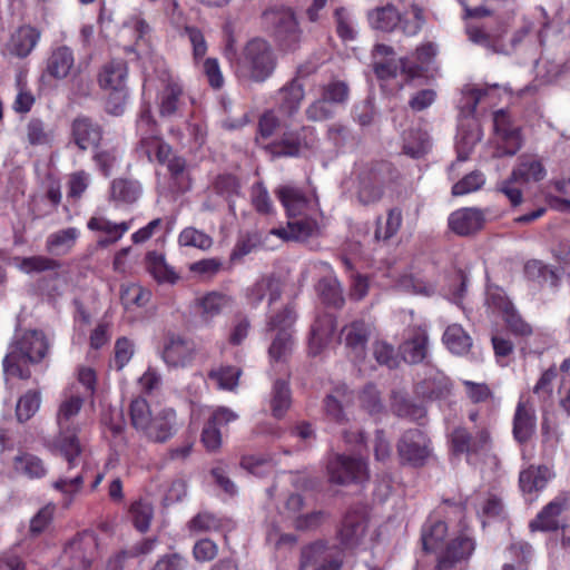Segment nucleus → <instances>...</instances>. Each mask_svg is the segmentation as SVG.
<instances>
[{"label":"nucleus","instance_id":"obj_1","mask_svg":"<svg viewBox=\"0 0 570 570\" xmlns=\"http://www.w3.org/2000/svg\"><path fill=\"white\" fill-rule=\"evenodd\" d=\"M83 404L79 395L67 397L59 406L57 413L58 434L48 443V449L53 454H59L68 463L67 472L81 463V471L76 475H61L52 483L53 489L66 495H75L80 491L85 481L87 464L82 460V446L78 438L79 428L71 422L78 415Z\"/></svg>","mask_w":570,"mask_h":570},{"label":"nucleus","instance_id":"obj_2","mask_svg":"<svg viewBox=\"0 0 570 570\" xmlns=\"http://www.w3.org/2000/svg\"><path fill=\"white\" fill-rule=\"evenodd\" d=\"M276 57L271 45L264 39H253L245 46L236 65L238 76L262 82L273 73Z\"/></svg>","mask_w":570,"mask_h":570},{"label":"nucleus","instance_id":"obj_3","mask_svg":"<svg viewBox=\"0 0 570 570\" xmlns=\"http://www.w3.org/2000/svg\"><path fill=\"white\" fill-rule=\"evenodd\" d=\"M98 556V541L92 532L75 535L65 547L60 558V570H91Z\"/></svg>","mask_w":570,"mask_h":570},{"label":"nucleus","instance_id":"obj_4","mask_svg":"<svg viewBox=\"0 0 570 570\" xmlns=\"http://www.w3.org/2000/svg\"><path fill=\"white\" fill-rule=\"evenodd\" d=\"M451 445L455 454H464L470 464H475L491 446L490 432L487 426H459L451 433Z\"/></svg>","mask_w":570,"mask_h":570},{"label":"nucleus","instance_id":"obj_5","mask_svg":"<svg viewBox=\"0 0 570 570\" xmlns=\"http://www.w3.org/2000/svg\"><path fill=\"white\" fill-rule=\"evenodd\" d=\"M264 26L282 42L294 43L301 37V29L294 11L283 6L271 7L264 11Z\"/></svg>","mask_w":570,"mask_h":570},{"label":"nucleus","instance_id":"obj_6","mask_svg":"<svg viewBox=\"0 0 570 570\" xmlns=\"http://www.w3.org/2000/svg\"><path fill=\"white\" fill-rule=\"evenodd\" d=\"M275 195L288 217L311 216L320 212L317 196L315 194L308 196L295 185H281L275 189Z\"/></svg>","mask_w":570,"mask_h":570},{"label":"nucleus","instance_id":"obj_7","mask_svg":"<svg viewBox=\"0 0 570 570\" xmlns=\"http://www.w3.org/2000/svg\"><path fill=\"white\" fill-rule=\"evenodd\" d=\"M137 131L140 135L141 148L148 159L153 160V155H155L159 163H167L173 156L171 147L156 135L155 121L148 108L141 111L137 120Z\"/></svg>","mask_w":570,"mask_h":570},{"label":"nucleus","instance_id":"obj_8","mask_svg":"<svg viewBox=\"0 0 570 570\" xmlns=\"http://www.w3.org/2000/svg\"><path fill=\"white\" fill-rule=\"evenodd\" d=\"M493 125L499 139L495 156H514L522 147L520 127L513 124L510 115L503 109L494 112Z\"/></svg>","mask_w":570,"mask_h":570},{"label":"nucleus","instance_id":"obj_9","mask_svg":"<svg viewBox=\"0 0 570 570\" xmlns=\"http://www.w3.org/2000/svg\"><path fill=\"white\" fill-rule=\"evenodd\" d=\"M52 337L42 331L17 332L6 356H46L51 352Z\"/></svg>","mask_w":570,"mask_h":570},{"label":"nucleus","instance_id":"obj_10","mask_svg":"<svg viewBox=\"0 0 570 570\" xmlns=\"http://www.w3.org/2000/svg\"><path fill=\"white\" fill-rule=\"evenodd\" d=\"M397 453L404 463L423 465L430 455L426 435L419 429L406 431L399 441Z\"/></svg>","mask_w":570,"mask_h":570},{"label":"nucleus","instance_id":"obj_11","mask_svg":"<svg viewBox=\"0 0 570 570\" xmlns=\"http://www.w3.org/2000/svg\"><path fill=\"white\" fill-rule=\"evenodd\" d=\"M238 415L228 407L219 406L206 421L200 442L208 452H216L222 446V431L224 425L237 420Z\"/></svg>","mask_w":570,"mask_h":570},{"label":"nucleus","instance_id":"obj_12","mask_svg":"<svg viewBox=\"0 0 570 570\" xmlns=\"http://www.w3.org/2000/svg\"><path fill=\"white\" fill-rule=\"evenodd\" d=\"M91 232L99 233L101 236L97 240L99 247H108L122 238L131 228V220L116 223L101 214H96L87 223Z\"/></svg>","mask_w":570,"mask_h":570},{"label":"nucleus","instance_id":"obj_13","mask_svg":"<svg viewBox=\"0 0 570 570\" xmlns=\"http://www.w3.org/2000/svg\"><path fill=\"white\" fill-rule=\"evenodd\" d=\"M475 543L469 533L462 532L446 543L438 557V570H448L455 563L466 560L474 551Z\"/></svg>","mask_w":570,"mask_h":570},{"label":"nucleus","instance_id":"obj_14","mask_svg":"<svg viewBox=\"0 0 570 570\" xmlns=\"http://www.w3.org/2000/svg\"><path fill=\"white\" fill-rule=\"evenodd\" d=\"M177 432V415L174 409L160 410L148 424L142 436L155 443H165Z\"/></svg>","mask_w":570,"mask_h":570},{"label":"nucleus","instance_id":"obj_15","mask_svg":"<svg viewBox=\"0 0 570 570\" xmlns=\"http://www.w3.org/2000/svg\"><path fill=\"white\" fill-rule=\"evenodd\" d=\"M354 392L345 385L335 387L333 393L324 400V412L326 416L337 424H345L348 421V409L354 404Z\"/></svg>","mask_w":570,"mask_h":570},{"label":"nucleus","instance_id":"obj_16","mask_svg":"<svg viewBox=\"0 0 570 570\" xmlns=\"http://www.w3.org/2000/svg\"><path fill=\"white\" fill-rule=\"evenodd\" d=\"M312 216L313 215L305 216L302 219L289 220L286 227L273 228L269 234L285 242H305L318 233V224Z\"/></svg>","mask_w":570,"mask_h":570},{"label":"nucleus","instance_id":"obj_17","mask_svg":"<svg viewBox=\"0 0 570 570\" xmlns=\"http://www.w3.org/2000/svg\"><path fill=\"white\" fill-rule=\"evenodd\" d=\"M327 474L332 483L347 485L356 478V459L353 454H333L327 462Z\"/></svg>","mask_w":570,"mask_h":570},{"label":"nucleus","instance_id":"obj_18","mask_svg":"<svg viewBox=\"0 0 570 570\" xmlns=\"http://www.w3.org/2000/svg\"><path fill=\"white\" fill-rule=\"evenodd\" d=\"M484 215L476 208H462L449 217V227L460 236H468L480 230L484 225Z\"/></svg>","mask_w":570,"mask_h":570},{"label":"nucleus","instance_id":"obj_19","mask_svg":"<svg viewBox=\"0 0 570 570\" xmlns=\"http://www.w3.org/2000/svg\"><path fill=\"white\" fill-rule=\"evenodd\" d=\"M75 67V56L67 46L57 47L49 55L43 77H50L56 80L66 79Z\"/></svg>","mask_w":570,"mask_h":570},{"label":"nucleus","instance_id":"obj_20","mask_svg":"<svg viewBox=\"0 0 570 570\" xmlns=\"http://www.w3.org/2000/svg\"><path fill=\"white\" fill-rule=\"evenodd\" d=\"M537 429L535 411L531 404L520 400L513 417V436L519 443L528 442Z\"/></svg>","mask_w":570,"mask_h":570},{"label":"nucleus","instance_id":"obj_21","mask_svg":"<svg viewBox=\"0 0 570 570\" xmlns=\"http://www.w3.org/2000/svg\"><path fill=\"white\" fill-rule=\"evenodd\" d=\"M334 331L335 322L332 315L324 314L316 318L308 341V347L314 356L327 351L326 348L332 342Z\"/></svg>","mask_w":570,"mask_h":570},{"label":"nucleus","instance_id":"obj_22","mask_svg":"<svg viewBox=\"0 0 570 570\" xmlns=\"http://www.w3.org/2000/svg\"><path fill=\"white\" fill-rule=\"evenodd\" d=\"M39 40L40 32L36 28L22 26L11 35L7 50L18 58H26L36 48Z\"/></svg>","mask_w":570,"mask_h":570},{"label":"nucleus","instance_id":"obj_23","mask_svg":"<svg viewBox=\"0 0 570 570\" xmlns=\"http://www.w3.org/2000/svg\"><path fill=\"white\" fill-rule=\"evenodd\" d=\"M490 299L493 306L502 312L503 320L510 332L518 336H529L532 333L530 324L520 316L507 297L501 295H491Z\"/></svg>","mask_w":570,"mask_h":570},{"label":"nucleus","instance_id":"obj_24","mask_svg":"<svg viewBox=\"0 0 570 570\" xmlns=\"http://www.w3.org/2000/svg\"><path fill=\"white\" fill-rule=\"evenodd\" d=\"M71 135L78 148L87 150L98 145L101 139V129L89 118L78 117L72 122Z\"/></svg>","mask_w":570,"mask_h":570},{"label":"nucleus","instance_id":"obj_25","mask_svg":"<svg viewBox=\"0 0 570 570\" xmlns=\"http://www.w3.org/2000/svg\"><path fill=\"white\" fill-rule=\"evenodd\" d=\"M567 507L564 497H557L549 502L533 519L529 527L532 531H552L559 527V515Z\"/></svg>","mask_w":570,"mask_h":570},{"label":"nucleus","instance_id":"obj_26","mask_svg":"<svg viewBox=\"0 0 570 570\" xmlns=\"http://www.w3.org/2000/svg\"><path fill=\"white\" fill-rule=\"evenodd\" d=\"M547 170L541 160L533 156L522 155L511 176L518 184L538 183L544 179Z\"/></svg>","mask_w":570,"mask_h":570},{"label":"nucleus","instance_id":"obj_27","mask_svg":"<svg viewBox=\"0 0 570 570\" xmlns=\"http://www.w3.org/2000/svg\"><path fill=\"white\" fill-rule=\"evenodd\" d=\"M127 65L124 60H112L106 63L99 73V85L108 91L127 90Z\"/></svg>","mask_w":570,"mask_h":570},{"label":"nucleus","instance_id":"obj_28","mask_svg":"<svg viewBox=\"0 0 570 570\" xmlns=\"http://www.w3.org/2000/svg\"><path fill=\"white\" fill-rule=\"evenodd\" d=\"M304 96V86L297 79L291 80L277 92L279 110L287 116H293L298 111Z\"/></svg>","mask_w":570,"mask_h":570},{"label":"nucleus","instance_id":"obj_29","mask_svg":"<svg viewBox=\"0 0 570 570\" xmlns=\"http://www.w3.org/2000/svg\"><path fill=\"white\" fill-rule=\"evenodd\" d=\"M523 274L528 281L541 286L548 284L550 287L557 288L560 285L558 271L540 259H529L525 262Z\"/></svg>","mask_w":570,"mask_h":570},{"label":"nucleus","instance_id":"obj_30","mask_svg":"<svg viewBox=\"0 0 570 570\" xmlns=\"http://www.w3.org/2000/svg\"><path fill=\"white\" fill-rule=\"evenodd\" d=\"M553 478V472L546 465H531L520 472L519 484L524 493L541 491Z\"/></svg>","mask_w":570,"mask_h":570},{"label":"nucleus","instance_id":"obj_31","mask_svg":"<svg viewBox=\"0 0 570 570\" xmlns=\"http://www.w3.org/2000/svg\"><path fill=\"white\" fill-rule=\"evenodd\" d=\"M142 189L138 181L131 179H115L110 185L109 198L118 206L131 205L141 196Z\"/></svg>","mask_w":570,"mask_h":570},{"label":"nucleus","instance_id":"obj_32","mask_svg":"<svg viewBox=\"0 0 570 570\" xmlns=\"http://www.w3.org/2000/svg\"><path fill=\"white\" fill-rule=\"evenodd\" d=\"M12 468L16 473L29 479L43 478L48 472L43 460L29 452H19L12 460Z\"/></svg>","mask_w":570,"mask_h":570},{"label":"nucleus","instance_id":"obj_33","mask_svg":"<svg viewBox=\"0 0 570 570\" xmlns=\"http://www.w3.org/2000/svg\"><path fill=\"white\" fill-rule=\"evenodd\" d=\"M279 296L281 283L274 276L262 277L247 289V298L253 305L259 304L265 297H268V302L273 303Z\"/></svg>","mask_w":570,"mask_h":570},{"label":"nucleus","instance_id":"obj_34","mask_svg":"<svg viewBox=\"0 0 570 570\" xmlns=\"http://www.w3.org/2000/svg\"><path fill=\"white\" fill-rule=\"evenodd\" d=\"M367 19L373 29L391 32L401 22V13L393 4H386L370 11Z\"/></svg>","mask_w":570,"mask_h":570},{"label":"nucleus","instance_id":"obj_35","mask_svg":"<svg viewBox=\"0 0 570 570\" xmlns=\"http://www.w3.org/2000/svg\"><path fill=\"white\" fill-rule=\"evenodd\" d=\"M448 532V527L443 521L426 522L422 529V546L425 551L440 552L444 550V538Z\"/></svg>","mask_w":570,"mask_h":570},{"label":"nucleus","instance_id":"obj_36","mask_svg":"<svg viewBox=\"0 0 570 570\" xmlns=\"http://www.w3.org/2000/svg\"><path fill=\"white\" fill-rule=\"evenodd\" d=\"M232 298L222 293L212 292L198 299V306L200 308V318L205 323H210L216 316H218L224 309L229 307Z\"/></svg>","mask_w":570,"mask_h":570},{"label":"nucleus","instance_id":"obj_37","mask_svg":"<svg viewBox=\"0 0 570 570\" xmlns=\"http://www.w3.org/2000/svg\"><path fill=\"white\" fill-rule=\"evenodd\" d=\"M442 341L448 350L456 355L466 354L472 346L470 335L459 324L449 325L443 333Z\"/></svg>","mask_w":570,"mask_h":570},{"label":"nucleus","instance_id":"obj_38","mask_svg":"<svg viewBox=\"0 0 570 570\" xmlns=\"http://www.w3.org/2000/svg\"><path fill=\"white\" fill-rule=\"evenodd\" d=\"M157 352L164 356H186L195 353V343L179 334L167 333L161 338Z\"/></svg>","mask_w":570,"mask_h":570},{"label":"nucleus","instance_id":"obj_39","mask_svg":"<svg viewBox=\"0 0 570 570\" xmlns=\"http://www.w3.org/2000/svg\"><path fill=\"white\" fill-rule=\"evenodd\" d=\"M78 237L79 229L76 227L58 230L48 236L46 248L53 255H65L73 247Z\"/></svg>","mask_w":570,"mask_h":570},{"label":"nucleus","instance_id":"obj_40","mask_svg":"<svg viewBox=\"0 0 570 570\" xmlns=\"http://www.w3.org/2000/svg\"><path fill=\"white\" fill-rule=\"evenodd\" d=\"M389 164L380 163L374 169L371 170V186L365 184V179H362L361 187L358 188V200L365 204L376 202L381 199L383 195V178L380 177V173L383 169H387Z\"/></svg>","mask_w":570,"mask_h":570},{"label":"nucleus","instance_id":"obj_41","mask_svg":"<svg viewBox=\"0 0 570 570\" xmlns=\"http://www.w3.org/2000/svg\"><path fill=\"white\" fill-rule=\"evenodd\" d=\"M292 403L291 390L285 379H278L274 382L271 393V407L275 417L281 419L285 415Z\"/></svg>","mask_w":570,"mask_h":570},{"label":"nucleus","instance_id":"obj_42","mask_svg":"<svg viewBox=\"0 0 570 570\" xmlns=\"http://www.w3.org/2000/svg\"><path fill=\"white\" fill-rule=\"evenodd\" d=\"M403 223L402 209L393 207L387 210L386 219L384 225L382 218L379 217L376 222V228L374 237L376 240H389L394 237L400 230Z\"/></svg>","mask_w":570,"mask_h":570},{"label":"nucleus","instance_id":"obj_43","mask_svg":"<svg viewBox=\"0 0 570 570\" xmlns=\"http://www.w3.org/2000/svg\"><path fill=\"white\" fill-rule=\"evenodd\" d=\"M150 297L151 293L138 284L121 286L120 299L127 311L146 306L150 301Z\"/></svg>","mask_w":570,"mask_h":570},{"label":"nucleus","instance_id":"obj_44","mask_svg":"<svg viewBox=\"0 0 570 570\" xmlns=\"http://www.w3.org/2000/svg\"><path fill=\"white\" fill-rule=\"evenodd\" d=\"M419 393L431 400L445 399L451 393L450 380L441 373L425 380L419 387Z\"/></svg>","mask_w":570,"mask_h":570},{"label":"nucleus","instance_id":"obj_45","mask_svg":"<svg viewBox=\"0 0 570 570\" xmlns=\"http://www.w3.org/2000/svg\"><path fill=\"white\" fill-rule=\"evenodd\" d=\"M183 97V87L176 81L167 83L160 95L159 111L164 117L173 116L179 108Z\"/></svg>","mask_w":570,"mask_h":570},{"label":"nucleus","instance_id":"obj_46","mask_svg":"<svg viewBox=\"0 0 570 570\" xmlns=\"http://www.w3.org/2000/svg\"><path fill=\"white\" fill-rule=\"evenodd\" d=\"M230 520L219 518L208 511L197 513L189 522L188 528L193 532L218 531L228 527Z\"/></svg>","mask_w":570,"mask_h":570},{"label":"nucleus","instance_id":"obj_47","mask_svg":"<svg viewBox=\"0 0 570 570\" xmlns=\"http://www.w3.org/2000/svg\"><path fill=\"white\" fill-rule=\"evenodd\" d=\"M13 265L26 274L53 271L60 266L59 262L46 256L16 257L13 258Z\"/></svg>","mask_w":570,"mask_h":570},{"label":"nucleus","instance_id":"obj_48","mask_svg":"<svg viewBox=\"0 0 570 570\" xmlns=\"http://www.w3.org/2000/svg\"><path fill=\"white\" fill-rule=\"evenodd\" d=\"M429 337L426 331L417 327L401 345L402 356H426L429 352Z\"/></svg>","mask_w":570,"mask_h":570},{"label":"nucleus","instance_id":"obj_49","mask_svg":"<svg viewBox=\"0 0 570 570\" xmlns=\"http://www.w3.org/2000/svg\"><path fill=\"white\" fill-rule=\"evenodd\" d=\"M41 403L40 392L27 391L21 395L16 405V417L19 423L29 421L39 410Z\"/></svg>","mask_w":570,"mask_h":570},{"label":"nucleus","instance_id":"obj_50","mask_svg":"<svg viewBox=\"0 0 570 570\" xmlns=\"http://www.w3.org/2000/svg\"><path fill=\"white\" fill-rule=\"evenodd\" d=\"M148 402L142 397H137L130 403V422L134 429L141 435L153 420Z\"/></svg>","mask_w":570,"mask_h":570},{"label":"nucleus","instance_id":"obj_51","mask_svg":"<svg viewBox=\"0 0 570 570\" xmlns=\"http://www.w3.org/2000/svg\"><path fill=\"white\" fill-rule=\"evenodd\" d=\"M146 264L149 273L158 282H175L176 275L174 271L166 264L163 254L149 252L146 256Z\"/></svg>","mask_w":570,"mask_h":570},{"label":"nucleus","instance_id":"obj_52","mask_svg":"<svg viewBox=\"0 0 570 570\" xmlns=\"http://www.w3.org/2000/svg\"><path fill=\"white\" fill-rule=\"evenodd\" d=\"M17 95L12 108L16 112L26 114L33 106L36 99L32 91L29 89L26 76L19 73L16 78Z\"/></svg>","mask_w":570,"mask_h":570},{"label":"nucleus","instance_id":"obj_53","mask_svg":"<svg viewBox=\"0 0 570 570\" xmlns=\"http://www.w3.org/2000/svg\"><path fill=\"white\" fill-rule=\"evenodd\" d=\"M56 505L52 503L42 507L30 520L28 535L37 538L42 534L53 520Z\"/></svg>","mask_w":570,"mask_h":570},{"label":"nucleus","instance_id":"obj_54","mask_svg":"<svg viewBox=\"0 0 570 570\" xmlns=\"http://www.w3.org/2000/svg\"><path fill=\"white\" fill-rule=\"evenodd\" d=\"M178 243L181 246L207 250L212 247L213 239L202 230H198L194 227H186L180 232L178 236Z\"/></svg>","mask_w":570,"mask_h":570},{"label":"nucleus","instance_id":"obj_55","mask_svg":"<svg viewBox=\"0 0 570 570\" xmlns=\"http://www.w3.org/2000/svg\"><path fill=\"white\" fill-rule=\"evenodd\" d=\"M317 292L323 297L324 302L334 306L343 304L342 289L334 276H325L317 285Z\"/></svg>","mask_w":570,"mask_h":570},{"label":"nucleus","instance_id":"obj_56","mask_svg":"<svg viewBox=\"0 0 570 570\" xmlns=\"http://www.w3.org/2000/svg\"><path fill=\"white\" fill-rule=\"evenodd\" d=\"M430 148L429 140L419 131L410 130L404 137L403 153L412 158L423 157Z\"/></svg>","mask_w":570,"mask_h":570},{"label":"nucleus","instance_id":"obj_57","mask_svg":"<svg viewBox=\"0 0 570 570\" xmlns=\"http://www.w3.org/2000/svg\"><path fill=\"white\" fill-rule=\"evenodd\" d=\"M336 107L323 96L312 101L305 110L306 118L311 121H325L334 117Z\"/></svg>","mask_w":570,"mask_h":570},{"label":"nucleus","instance_id":"obj_58","mask_svg":"<svg viewBox=\"0 0 570 570\" xmlns=\"http://www.w3.org/2000/svg\"><path fill=\"white\" fill-rule=\"evenodd\" d=\"M485 183L484 175L481 171H472L452 186L453 196H463L479 190Z\"/></svg>","mask_w":570,"mask_h":570},{"label":"nucleus","instance_id":"obj_59","mask_svg":"<svg viewBox=\"0 0 570 570\" xmlns=\"http://www.w3.org/2000/svg\"><path fill=\"white\" fill-rule=\"evenodd\" d=\"M336 20V33L345 46L354 41L353 20L351 13L344 8H338L334 13Z\"/></svg>","mask_w":570,"mask_h":570},{"label":"nucleus","instance_id":"obj_60","mask_svg":"<svg viewBox=\"0 0 570 570\" xmlns=\"http://www.w3.org/2000/svg\"><path fill=\"white\" fill-rule=\"evenodd\" d=\"M252 205L259 214L268 215L274 210L267 188L262 183H256L250 189Z\"/></svg>","mask_w":570,"mask_h":570},{"label":"nucleus","instance_id":"obj_61","mask_svg":"<svg viewBox=\"0 0 570 570\" xmlns=\"http://www.w3.org/2000/svg\"><path fill=\"white\" fill-rule=\"evenodd\" d=\"M240 466L256 476H265L273 471L272 460L265 456L244 455Z\"/></svg>","mask_w":570,"mask_h":570},{"label":"nucleus","instance_id":"obj_62","mask_svg":"<svg viewBox=\"0 0 570 570\" xmlns=\"http://www.w3.org/2000/svg\"><path fill=\"white\" fill-rule=\"evenodd\" d=\"M52 131L48 130L40 119H31L27 125V139L31 145H49Z\"/></svg>","mask_w":570,"mask_h":570},{"label":"nucleus","instance_id":"obj_63","mask_svg":"<svg viewBox=\"0 0 570 570\" xmlns=\"http://www.w3.org/2000/svg\"><path fill=\"white\" fill-rule=\"evenodd\" d=\"M294 345L292 332L279 331L274 335L272 344L269 345V356H285L291 354L294 352Z\"/></svg>","mask_w":570,"mask_h":570},{"label":"nucleus","instance_id":"obj_64","mask_svg":"<svg viewBox=\"0 0 570 570\" xmlns=\"http://www.w3.org/2000/svg\"><path fill=\"white\" fill-rule=\"evenodd\" d=\"M240 368L227 366L216 371H212L209 373V376L210 379L217 382L219 387L225 390H233L238 383V377L240 376Z\"/></svg>","mask_w":570,"mask_h":570}]
</instances>
